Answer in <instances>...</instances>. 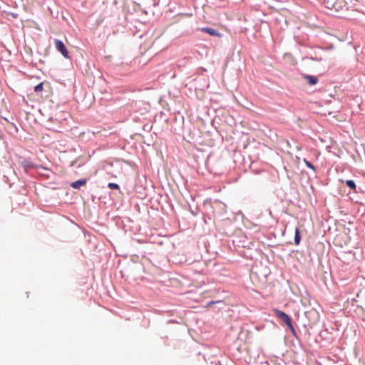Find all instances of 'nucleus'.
I'll list each match as a JSON object with an SVG mask.
<instances>
[{
  "instance_id": "22",
  "label": "nucleus",
  "mask_w": 365,
  "mask_h": 365,
  "mask_svg": "<svg viewBox=\"0 0 365 365\" xmlns=\"http://www.w3.org/2000/svg\"><path fill=\"white\" fill-rule=\"evenodd\" d=\"M4 120L10 125L11 122L7 118H5Z\"/></svg>"
},
{
  "instance_id": "10",
  "label": "nucleus",
  "mask_w": 365,
  "mask_h": 365,
  "mask_svg": "<svg viewBox=\"0 0 365 365\" xmlns=\"http://www.w3.org/2000/svg\"><path fill=\"white\" fill-rule=\"evenodd\" d=\"M308 317H312L314 320V323L319 321L320 316L319 312H317L315 309H313L312 311L307 312Z\"/></svg>"
},
{
  "instance_id": "14",
  "label": "nucleus",
  "mask_w": 365,
  "mask_h": 365,
  "mask_svg": "<svg viewBox=\"0 0 365 365\" xmlns=\"http://www.w3.org/2000/svg\"><path fill=\"white\" fill-rule=\"evenodd\" d=\"M303 161L307 168L312 169L314 173L316 172L317 168L314 165V164L312 162L307 160L306 158H304Z\"/></svg>"
},
{
  "instance_id": "7",
  "label": "nucleus",
  "mask_w": 365,
  "mask_h": 365,
  "mask_svg": "<svg viewBox=\"0 0 365 365\" xmlns=\"http://www.w3.org/2000/svg\"><path fill=\"white\" fill-rule=\"evenodd\" d=\"M87 182V179L86 178H81V179H78L76 181H73L72 182L71 184H70V186L73 188V189H76V190H78L80 189L82 186L85 185Z\"/></svg>"
},
{
  "instance_id": "2",
  "label": "nucleus",
  "mask_w": 365,
  "mask_h": 365,
  "mask_svg": "<svg viewBox=\"0 0 365 365\" xmlns=\"http://www.w3.org/2000/svg\"><path fill=\"white\" fill-rule=\"evenodd\" d=\"M273 312L279 319H280L282 322L284 323L285 325H287V324L290 323V322L292 321V317L282 310H280L277 308H274L273 309Z\"/></svg>"
},
{
  "instance_id": "4",
  "label": "nucleus",
  "mask_w": 365,
  "mask_h": 365,
  "mask_svg": "<svg viewBox=\"0 0 365 365\" xmlns=\"http://www.w3.org/2000/svg\"><path fill=\"white\" fill-rule=\"evenodd\" d=\"M198 30L205 34H207L211 36L220 37L222 36V34H220L217 29L211 27H202L198 29Z\"/></svg>"
},
{
  "instance_id": "15",
  "label": "nucleus",
  "mask_w": 365,
  "mask_h": 365,
  "mask_svg": "<svg viewBox=\"0 0 365 365\" xmlns=\"http://www.w3.org/2000/svg\"><path fill=\"white\" fill-rule=\"evenodd\" d=\"M43 90V83H39L36 86H34V91L36 93L41 92Z\"/></svg>"
},
{
  "instance_id": "5",
  "label": "nucleus",
  "mask_w": 365,
  "mask_h": 365,
  "mask_svg": "<svg viewBox=\"0 0 365 365\" xmlns=\"http://www.w3.org/2000/svg\"><path fill=\"white\" fill-rule=\"evenodd\" d=\"M303 79L306 80L307 83L311 86H315L319 82V78L317 76L309 75L307 73H302L301 74Z\"/></svg>"
},
{
  "instance_id": "13",
  "label": "nucleus",
  "mask_w": 365,
  "mask_h": 365,
  "mask_svg": "<svg viewBox=\"0 0 365 365\" xmlns=\"http://www.w3.org/2000/svg\"><path fill=\"white\" fill-rule=\"evenodd\" d=\"M8 129L9 130V133L13 135L16 134L19 131L18 127L14 123H10Z\"/></svg>"
},
{
  "instance_id": "19",
  "label": "nucleus",
  "mask_w": 365,
  "mask_h": 365,
  "mask_svg": "<svg viewBox=\"0 0 365 365\" xmlns=\"http://www.w3.org/2000/svg\"><path fill=\"white\" fill-rule=\"evenodd\" d=\"M41 175L47 179H50V175L49 174H46V173H43L41 174Z\"/></svg>"
},
{
  "instance_id": "9",
  "label": "nucleus",
  "mask_w": 365,
  "mask_h": 365,
  "mask_svg": "<svg viewBox=\"0 0 365 365\" xmlns=\"http://www.w3.org/2000/svg\"><path fill=\"white\" fill-rule=\"evenodd\" d=\"M342 182H344V180H342ZM344 183L347 187L352 190L354 192H358L357 187L354 180H346Z\"/></svg>"
},
{
  "instance_id": "23",
  "label": "nucleus",
  "mask_w": 365,
  "mask_h": 365,
  "mask_svg": "<svg viewBox=\"0 0 365 365\" xmlns=\"http://www.w3.org/2000/svg\"><path fill=\"white\" fill-rule=\"evenodd\" d=\"M200 69H202V71H206V69H205L204 68L202 67H200Z\"/></svg>"
},
{
  "instance_id": "1",
  "label": "nucleus",
  "mask_w": 365,
  "mask_h": 365,
  "mask_svg": "<svg viewBox=\"0 0 365 365\" xmlns=\"http://www.w3.org/2000/svg\"><path fill=\"white\" fill-rule=\"evenodd\" d=\"M55 47L56 48V50L61 53V55L65 58H70V55H69V52L65 45V43H63V41L60 40V39H55Z\"/></svg>"
},
{
  "instance_id": "6",
  "label": "nucleus",
  "mask_w": 365,
  "mask_h": 365,
  "mask_svg": "<svg viewBox=\"0 0 365 365\" xmlns=\"http://www.w3.org/2000/svg\"><path fill=\"white\" fill-rule=\"evenodd\" d=\"M346 10V5L343 0H336V3L334 4L331 10H334L336 12H340L344 10Z\"/></svg>"
},
{
  "instance_id": "21",
  "label": "nucleus",
  "mask_w": 365,
  "mask_h": 365,
  "mask_svg": "<svg viewBox=\"0 0 365 365\" xmlns=\"http://www.w3.org/2000/svg\"><path fill=\"white\" fill-rule=\"evenodd\" d=\"M313 61H319L321 60V58H314V57H311L310 58Z\"/></svg>"
},
{
  "instance_id": "18",
  "label": "nucleus",
  "mask_w": 365,
  "mask_h": 365,
  "mask_svg": "<svg viewBox=\"0 0 365 365\" xmlns=\"http://www.w3.org/2000/svg\"><path fill=\"white\" fill-rule=\"evenodd\" d=\"M151 128H152V126L150 125L149 124H145L143 126V130H146V131H150L151 130Z\"/></svg>"
},
{
  "instance_id": "12",
  "label": "nucleus",
  "mask_w": 365,
  "mask_h": 365,
  "mask_svg": "<svg viewBox=\"0 0 365 365\" xmlns=\"http://www.w3.org/2000/svg\"><path fill=\"white\" fill-rule=\"evenodd\" d=\"M301 239H302V237H301L300 230L298 227H296L295 230H294V244L296 245H299L300 244Z\"/></svg>"
},
{
  "instance_id": "3",
  "label": "nucleus",
  "mask_w": 365,
  "mask_h": 365,
  "mask_svg": "<svg viewBox=\"0 0 365 365\" xmlns=\"http://www.w3.org/2000/svg\"><path fill=\"white\" fill-rule=\"evenodd\" d=\"M21 166L24 169L26 172H28L29 170L33 168H41L46 170H48V169L43 165H36L31 160L28 159H23L20 163Z\"/></svg>"
},
{
  "instance_id": "11",
  "label": "nucleus",
  "mask_w": 365,
  "mask_h": 365,
  "mask_svg": "<svg viewBox=\"0 0 365 365\" xmlns=\"http://www.w3.org/2000/svg\"><path fill=\"white\" fill-rule=\"evenodd\" d=\"M60 122V118H58V117H53L52 115H49L46 120V123L50 126H52L53 125H58Z\"/></svg>"
},
{
  "instance_id": "20",
  "label": "nucleus",
  "mask_w": 365,
  "mask_h": 365,
  "mask_svg": "<svg viewBox=\"0 0 365 365\" xmlns=\"http://www.w3.org/2000/svg\"><path fill=\"white\" fill-rule=\"evenodd\" d=\"M11 16H12L13 18H14V19H17V18H18V16H19V15H18L17 14H16V13H11Z\"/></svg>"
},
{
  "instance_id": "8",
  "label": "nucleus",
  "mask_w": 365,
  "mask_h": 365,
  "mask_svg": "<svg viewBox=\"0 0 365 365\" xmlns=\"http://www.w3.org/2000/svg\"><path fill=\"white\" fill-rule=\"evenodd\" d=\"M288 328V329L289 330V331L292 333V334L293 335V336L297 339L299 341H300V339H299V336L293 325V320L292 322H290V323L287 324L286 325Z\"/></svg>"
},
{
  "instance_id": "16",
  "label": "nucleus",
  "mask_w": 365,
  "mask_h": 365,
  "mask_svg": "<svg viewBox=\"0 0 365 365\" xmlns=\"http://www.w3.org/2000/svg\"><path fill=\"white\" fill-rule=\"evenodd\" d=\"M108 187L110 190H120L119 185L115 182H109L108 184Z\"/></svg>"
},
{
  "instance_id": "17",
  "label": "nucleus",
  "mask_w": 365,
  "mask_h": 365,
  "mask_svg": "<svg viewBox=\"0 0 365 365\" xmlns=\"http://www.w3.org/2000/svg\"><path fill=\"white\" fill-rule=\"evenodd\" d=\"M218 303H222V301H221V300L209 301L208 302H207L206 307H210L215 304H218Z\"/></svg>"
}]
</instances>
